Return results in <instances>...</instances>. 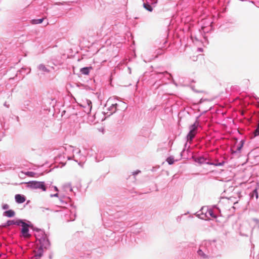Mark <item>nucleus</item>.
<instances>
[{
    "mask_svg": "<svg viewBox=\"0 0 259 259\" xmlns=\"http://www.w3.org/2000/svg\"><path fill=\"white\" fill-rule=\"evenodd\" d=\"M208 213L212 217L214 218H216V216L215 215L213 214V211L212 210H209L208 211Z\"/></svg>",
    "mask_w": 259,
    "mask_h": 259,
    "instance_id": "obj_14",
    "label": "nucleus"
},
{
    "mask_svg": "<svg viewBox=\"0 0 259 259\" xmlns=\"http://www.w3.org/2000/svg\"><path fill=\"white\" fill-rule=\"evenodd\" d=\"M254 192L255 193H257V190H256V189H255V190H254Z\"/></svg>",
    "mask_w": 259,
    "mask_h": 259,
    "instance_id": "obj_23",
    "label": "nucleus"
},
{
    "mask_svg": "<svg viewBox=\"0 0 259 259\" xmlns=\"http://www.w3.org/2000/svg\"><path fill=\"white\" fill-rule=\"evenodd\" d=\"M22 224V229H21V233L22 234V236L24 238H29L30 237V234L29 233V229L28 227L29 226L25 223L23 222H21Z\"/></svg>",
    "mask_w": 259,
    "mask_h": 259,
    "instance_id": "obj_3",
    "label": "nucleus"
},
{
    "mask_svg": "<svg viewBox=\"0 0 259 259\" xmlns=\"http://www.w3.org/2000/svg\"><path fill=\"white\" fill-rule=\"evenodd\" d=\"M258 135H259V123L257 124V126L256 130L254 131L252 135L251 136V138L255 137Z\"/></svg>",
    "mask_w": 259,
    "mask_h": 259,
    "instance_id": "obj_9",
    "label": "nucleus"
},
{
    "mask_svg": "<svg viewBox=\"0 0 259 259\" xmlns=\"http://www.w3.org/2000/svg\"><path fill=\"white\" fill-rule=\"evenodd\" d=\"M9 207L8 205H5L4 206H3V208L4 209H8Z\"/></svg>",
    "mask_w": 259,
    "mask_h": 259,
    "instance_id": "obj_16",
    "label": "nucleus"
},
{
    "mask_svg": "<svg viewBox=\"0 0 259 259\" xmlns=\"http://www.w3.org/2000/svg\"><path fill=\"white\" fill-rule=\"evenodd\" d=\"M8 225H10L11 224V222L10 221H8Z\"/></svg>",
    "mask_w": 259,
    "mask_h": 259,
    "instance_id": "obj_21",
    "label": "nucleus"
},
{
    "mask_svg": "<svg viewBox=\"0 0 259 259\" xmlns=\"http://www.w3.org/2000/svg\"><path fill=\"white\" fill-rule=\"evenodd\" d=\"M102 133H104V129L103 128H101L99 130Z\"/></svg>",
    "mask_w": 259,
    "mask_h": 259,
    "instance_id": "obj_20",
    "label": "nucleus"
},
{
    "mask_svg": "<svg viewBox=\"0 0 259 259\" xmlns=\"http://www.w3.org/2000/svg\"><path fill=\"white\" fill-rule=\"evenodd\" d=\"M222 165L221 163H219V164H216V165Z\"/></svg>",
    "mask_w": 259,
    "mask_h": 259,
    "instance_id": "obj_22",
    "label": "nucleus"
},
{
    "mask_svg": "<svg viewBox=\"0 0 259 259\" xmlns=\"http://www.w3.org/2000/svg\"><path fill=\"white\" fill-rule=\"evenodd\" d=\"M204 160L205 159L202 157L198 159V162H199L200 163H203L204 161Z\"/></svg>",
    "mask_w": 259,
    "mask_h": 259,
    "instance_id": "obj_15",
    "label": "nucleus"
},
{
    "mask_svg": "<svg viewBox=\"0 0 259 259\" xmlns=\"http://www.w3.org/2000/svg\"><path fill=\"white\" fill-rule=\"evenodd\" d=\"M258 195H256V199H257V198H258Z\"/></svg>",
    "mask_w": 259,
    "mask_h": 259,
    "instance_id": "obj_24",
    "label": "nucleus"
},
{
    "mask_svg": "<svg viewBox=\"0 0 259 259\" xmlns=\"http://www.w3.org/2000/svg\"><path fill=\"white\" fill-rule=\"evenodd\" d=\"M144 7L149 12L152 11V7L148 4H144Z\"/></svg>",
    "mask_w": 259,
    "mask_h": 259,
    "instance_id": "obj_11",
    "label": "nucleus"
},
{
    "mask_svg": "<svg viewBox=\"0 0 259 259\" xmlns=\"http://www.w3.org/2000/svg\"><path fill=\"white\" fill-rule=\"evenodd\" d=\"M232 202L234 204H235L237 202V201L236 200H235L234 199H232Z\"/></svg>",
    "mask_w": 259,
    "mask_h": 259,
    "instance_id": "obj_17",
    "label": "nucleus"
},
{
    "mask_svg": "<svg viewBox=\"0 0 259 259\" xmlns=\"http://www.w3.org/2000/svg\"><path fill=\"white\" fill-rule=\"evenodd\" d=\"M43 20H44V18L32 20V23L33 24H40L42 22Z\"/></svg>",
    "mask_w": 259,
    "mask_h": 259,
    "instance_id": "obj_10",
    "label": "nucleus"
},
{
    "mask_svg": "<svg viewBox=\"0 0 259 259\" xmlns=\"http://www.w3.org/2000/svg\"><path fill=\"white\" fill-rule=\"evenodd\" d=\"M21 173L22 174H25L26 176H27L29 177H36V174L32 172V171H27L25 173H24L23 171H21Z\"/></svg>",
    "mask_w": 259,
    "mask_h": 259,
    "instance_id": "obj_7",
    "label": "nucleus"
},
{
    "mask_svg": "<svg viewBox=\"0 0 259 259\" xmlns=\"http://www.w3.org/2000/svg\"><path fill=\"white\" fill-rule=\"evenodd\" d=\"M242 146V144H241L240 146H239L237 148V150H240L241 149Z\"/></svg>",
    "mask_w": 259,
    "mask_h": 259,
    "instance_id": "obj_18",
    "label": "nucleus"
},
{
    "mask_svg": "<svg viewBox=\"0 0 259 259\" xmlns=\"http://www.w3.org/2000/svg\"><path fill=\"white\" fill-rule=\"evenodd\" d=\"M190 131L187 135V140L191 141L196 134L197 124L195 123L190 126Z\"/></svg>",
    "mask_w": 259,
    "mask_h": 259,
    "instance_id": "obj_2",
    "label": "nucleus"
},
{
    "mask_svg": "<svg viewBox=\"0 0 259 259\" xmlns=\"http://www.w3.org/2000/svg\"><path fill=\"white\" fill-rule=\"evenodd\" d=\"M15 199L19 203H23L25 201V198L23 195H16Z\"/></svg>",
    "mask_w": 259,
    "mask_h": 259,
    "instance_id": "obj_4",
    "label": "nucleus"
},
{
    "mask_svg": "<svg viewBox=\"0 0 259 259\" xmlns=\"http://www.w3.org/2000/svg\"><path fill=\"white\" fill-rule=\"evenodd\" d=\"M46 210H48V211H49V209L48 208H46Z\"/></svg>",
    "mask_w": 259,
    "mask_h": 259,
    "instance_id": "obj_25",
    "label": "nucleus"
},
{
    "mask_svg": "<svg viewBox=\"0 0 259 259\" xmlns=\"http://www.w3.org/2000/svg\"><path fill=\"white\" fill-rule=\"evenodd\" d=\"M55 190H57V189L56 187H55Z\"/></svg>",
    "mask_w": 259,
    "mask_h": 259,
    "instance_id": "obj_27",
    "label": "nucleus"
},
{
    "mask_svg": "<svg viewBox=\"0 0 259 259\" xmlns=\"http://www.w3.org/2000/svg\"><path fill=\"white\" fill-rule=\"evenodd\" d=\"M41 211H42V212H44V209H42V210H41Z\"/></svg>",
    "mask_w": 259,
    "mask_h": 259,
    "instance_id": "obj_26",
    "label": "nucleus"
},
{
    "mask_svg": "<svg viewBox=\"0 0 259 259\" xmlns=\"http://www.w3.org/2000/svg\"><path fill=\"white\" fill-rule=\"evenodd\" d=\"M4 215L8 217H13L15 215V212L13 210H9L4 212Z\"/></svg>",
    "mask_w": 259,
    "mask_h": 259,
    "instance_id": "obj_6",
    "label": "nucleus"
},
{
    "mask_svg": "<svg viewBox=\"0 0 259 259\" xmlns=\"http://www.w3.org/2000/svg\"><path fill=\"white\" fill-rule=\"evenodd\" d=\"M92 69V67H84L80 69V72L82 74L84 75H88L89 74L90 71Z\"/></svg>",
    "mask_w": 259,
    "mask_h": 259,
    "instance_id": "obj_5",
    "label": "nucleus"
},
{
    "mask_svg": "<svg viewBox=\"0 0 259 259\" xmlns=\"http://www.w3.org/2000/svg\"><path fill=\"white\" fill-rule=\"evenodd\" d=\"M85 103L87 104V105L88 106V108H89V110H90L91 109V108H92V105H92V102L90 100H86Z\"/></svg>",
    "mask_w": 259,
    "mask_h": 259,
    "instance_id": "obj_13",
    "label": "nucleus"
},
{
    "mask_svg": "<svg viewBox=\"0 0 259 259\" xmlns=\"http://www.w3.org/2000/svg\"><path fill=\"white\" fill-rule=\"evenodd\" d=\"M166 161L169 164H172L174 163V159L171 157H169L167 158Z\"/></svg>",
    "mask_w": 259,
    "mask_h": 259,
    "instance_id": "obj_12",
    "label": "nucleus"
},
{
    "mask_svg": "<svg viewBox=\"0 0 259 259\" xmlns=\"http://www.w3.org/2000/svg\"><path fill=\"white\" fill-rule=\"evenodd\" d=\"M198 255L202 257L203 258H206L208 257L207 255H206L201 249H199L197 251Z\"/></svg>",
    "mask_w": 259,
    "mask_h": 259,
    "instance_id": "obj_8",
    "label": "nucleus"
},
{
    "mask_svg": "<svg viewBox=\"0 0 259 259\" xmlns=\"http://www.w3.org/2000/svg\"><path fill=\"white\" fill-rule=\"evenodd\" d=\"M28 187L32 189H41L43 191H46V187L42 182L31 181L28 183Z\"/></svg>",
    "mask_w": 259,
    "mask_h": 259,
    "instance_id": "obj_1",
    "label": "nucleus"
},
{
    "mask_svg": "<svg viewBox=\"0 0 259 259\" xmlns=\"http://www.w3.org/2000/svg\"><path fill=\"white\" fill-rule=\"evenodd\" d=\"M37 255H38L39 257L41 256V255H42V252H40L39 253V254H38Z\"/></svg>",
    "mask_w": 259,
    "mask_h": 259,
    "instance_id": "obj_19",
    "label": "nucleus"
}]
</instances>
